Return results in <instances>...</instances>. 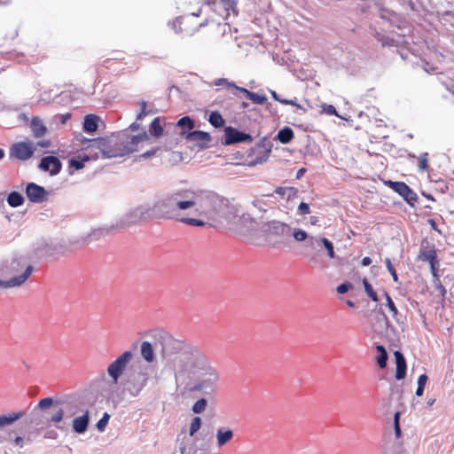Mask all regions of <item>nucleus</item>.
Returning <instances> with one entry per match:
<instances>
[{
  "instance_id": "1",
  "label": "nucleus",
  "mask_w": 454,
  "mask_h": 454,
  "mask_svg": "<svg viewBox=\"0 0 454 454\" xmlns=\"http://www.w3.org/2000/svg\"><path fill=\"white\" fill-rule=\"evenodd\" d=\"M164 218L175 219L191 226H204L203 220L189 217L190 213L196 216L215 219L227 207L226 200L215 193L196 192L192 189H177L167 194L154 206Z\"/></svg>"
},
{
  "instance_id": "2",
  "label": "nucleus",
  "mask_w": 454,
  "mask_h": 454,
  "mask_svg": "<svg viewBox=\"0 0 454 454\" xmlns=\"http://www.w3.org/2000/svg\"><path fill=\"white\" fill-rule=\"evenodd\" d=\"M149 136L143 132L137 136L103 137L102 158H115L128 155L138 150V144L146 141Z\"/></svg>"
},
{
  "instance_id": "3",
  "label": "nucleus",
  "mask_w": 454,
  "mask_h": 454,
  "mask_svg": "<svg viewBox=\"0 0 454 454\" xmlns=\"http://www.w3.org/2000/svg\"><path fill=\"white\" fill-rule=\"evenodd\" d=\"M153 372V369L149 365L130 368L124 373L121 381L123 391L133 397L139 395Z\"/></svg>"
},
{
  "instance_id": "4",
  "label": "nucleus",
  "mask_w": 454,
  "mask_h": 454,
  "mask_svg": "<svg viewBox=\"0 0 454 454\" xmlns=\"http://www.w3.org/2000/svg\"><path fill=\"white\" fill-rule=\"evenodd\" d=\"M272 145L266 137L261 139L254 147L247 150V157L250 158L249 166H255L265 162L271 152Z\"/></svg>"
},
{
  "instance_id": "5",
  "label": "nucleus",
  "mask_w": 454,
  "mask_h": 454,
  "mask_svg": "<svg viewBox=\"0 0 454 454\" xmlns=\"http://www.w3.org/2000/svg\"><path fill=\"white\" fill-rule=\"evenodd\" d=\"M60 405H56V400L51 397H45L39 401L36 405V408L41 411H44L46 409L51 408V412H49V417L46 418L47 423H53L56 425V427L59 429H63L62 426L59 424L64 420L63 418V411L60 410Z\"/></svg>"
},
{
  "instance_id": "6",
  "label": "nucleus",
  "mask_w": 454,
  "mask_h": 454,
  "mask_svg": "<svg viewBox=\"0 0 454 454\" xmlns=\"http://www.w3.org/2000/svg\"><path fill=\"white\" fill-rule=\"evenodd\" d=\"M133 357V353L129 350L123 352L107 367V373L114 384L118 383L120 377L124 372L127 365Z\"/></svg>"
},
{
  "instance_id": "7",
  "label": "nucleus",
  "mask_w": 454,
  "mask_h": 454,
  "mask_svg": "<svg viewBox=\"0 0 454 454\" xmlns=\"http://www.w3.org/2000/svg\"><path fill=\"white\" fill-rule=\"evenodd\" d=\"M162 352L164 356H170L175 353L184 351L193 355L198 349L185 342L173 339L171 336L166 335L162 337Z\"/></svg>"
},
{
  "instance_id": "8",
  "label": "nucleus",
  "mask_w": 454,
  "mask_h": 454,
  "mask_svg": "<svg viewBox=\"0 0 454 454\" xmlns=\"http://www.w3.org/2000/svg\"><path fill=\"white\" fill-rule=\"evenodd\" d=\"M205 372L202 373L201 379L192 387L196 391H203L205 394H210L215 390V384L218 380L216 371L211 366L204 368Z\"/></svg>"
},
{
  "instance_id": "9",
  "label": "nucleus",
  "mask_w": 454,
  "mask_h": 454,
  "mask_svg": "<svg viewBox=\"0 0 454 454\" xmlns=\"http://www.w3.org/2000/svg\"><path fill=\"white\" fill-rule=\"evenodd\" d=\"M197 15L194 13L177 18L173 26L176 32L185 35H192L198 28L204 26L205 23L196 21ZM207 24V21L206 22Z\"/></svg>"
},
{
  "instance_id": "10",
  "label": "nucleus",
  "mask_w": 454,
  "mask_h": 454,
  "mask_svg": "<svg viewBox=\"0 0 454 454\" xmlns=\"http://www.w3.org/2000/svg\"><path fill=\"white\" fill-rule=\"evenodd\" d=\"M254 140L253 137L238 129L228 126L224 128L223 138L222 144L224 145H231L238 143H252Z\"/></svg>"
},
{
  "instance_id": "11",
  "label": "nucleus",
  "mask_w": 454,
  "mask_h": 454,
  "mask_svg": "<svg viewBox=\"0 0 454 454\" xmlns=\"http://www.w3.org/2000/svg\"><path fill=\"white\" fill-rule=\"evenodd\" d=\"M35 151V147L32 142H17L10 147L9 154L11 158L24 161L29 160Z\"/></svg>"
},
{
  "instance_id": "12",
  "label": "nucleus",
  "mask_w": 454,
  "mask_h": 454,
  "mask_svg": "<svg viewBox=\"0 0 454 454\" xmlns=\"http://www.w3.org/2000/svg\"><path fill=\"white\" fill-rule=\"evenodd\" d=\"M371 325L372 331L376 334L380 336L387 334L390 323L381 306L379 309L376 308L373 309L371 318Z\"/></svg>"
},
{
  "instance_id": "13",
  "label": "nucleus",
  "mask_w": 454,
  "mask_h": 454,
  "mask_svg": "<svg viewBox=\"0 0 454 454\" xmlns=\"http://www.w3.org/2000/svg\"><path fill=\"white\" fill-rule=\"evenodd\" d=\"M213 5L214 10L223 20H227L231 15H238L236 0H215Z\"/></svg>"
},
{
  "instance_id": "14",
  "label": "nucleus",
  "mask_w": 454,
  "mask_h": 454,
  "mask_svg": "<svg viewBox=\"0 0 454 454\" xmlns=\"http://www.w3.org/2000/svg\"><path fill=\"white\" fill-rule=\"evenodd\" d=\"M56 405H60L59 408L63 411L64 419L74 417L80 411L79 402L74 396H65L60 399H56Z\"/></svg>"
},
{
  "instance_id": "15",
  "label": "nucleus",
  "mask_w": 454,
  "mask_h": 454,
  "mask_svg": "<svg viewBox=\"0 0 454 454\" xmlns=\"http://www.w3.org/2000/svg\"><path fill=\"white\" fill-rule=\"evenodd\" d=\"M215 84L217 86L225 85L227 88H233L237 90H239L242 93H244L247 98H249L254 103L258 104V105H263L267 101V98L264 95H259L257 93H254V92H252V91L247 90L246 88L237 86L235 83L230 82H228L227 79H224V78L216 80Z\"/></svg>"
},
{
  "instance_id": "16",
  "label": "nucleus",
  "mask_w": 454,
  "mask_h": 454,
  "mask_svg": "<svg viewBox=\"0 0 454 454\" xmlns=\"http://www.w3.org/2000/svg\"><path fill=\"white\" fill-rule=\"evenodd\" d=\"M437 259L438 256L435 246L427 240L422 241L418 254V260L427 263H434Z\"/></svg>"
},
{
  "instance_id": "17",
  "label": "nucleus",
  "mask_w": 454,
  "mask_h": 454,
  "mask_svg": "<svg viewBox=\"0 0 454 454\" xmlns=\"http://www.w3.org/2000/svg\"><path fill=\"white\" fill-rule=\"evenodd\" d=\"M181 135L185 136L187 141L194 143L200 148L208 147L211 142V137L209 133L205 131L195 130L187 134L184 131H182Z\"/></svg>"
},
{
  "instance_id": "18",
  "label": "nucleus",
  "mask_w": 454,
  "mask_h": 454,
  "mask_svg": "<svg viewBox=\"0 0 454 454\" xmlns=\"http://www.w3.org/2000/svg\"><path fill=\"white\" fill-rule=\"evenodd\" d=\"M26 194L28 200L34 203L43 202L47 198V192L43 186L35 183L27 184L26 187Z\"/></svg>"
},
{
  "instance_id": "19",
  "label": "nucleus",
  "mask_w": 454,
  "mask_h": 454,
  "mask_svg": "<svg viewBox=\"0 0 454 454\" xmlns=\"http://www.w3.org/2000/svg\"><path fill=\"white\" fill-rule=\"evenodd\" d=\"M39 168L43 171L49 172L51 176H54L60 172L62 164L58 157L50 155L41 160Z\"/></svg>"
},
{
  "instance_id": "20",
  "label": "nucleus",
  "mask_w": 454,
  "mask_h": 454,
  "mask_svg": "<svg viewBox=\"0 0 454 454\" xmlns=\"http://www.w3.org/2000/svg\"><path fill=\"white\" fill-rule=\"evenodd\" d=\"M88 143L86 154L90 155V160L102 158V148L104 147L103 137L90 139Z\"/></svg>"
},
{
  "instance_id": "21",
  "label": "nucleus",
  "mask_w": 454,
  "mask_h": 454,
  "mask_svg": "<svg viewBox=\"0 0 454 454\" xmlns=\"http://www.w3.org/2000/svg\"><path fill=\"white\" fill-rule=\"evenodd\" d=\"M395 361L396 364L395 379L397 380H403L406 376L407 364L403 353L399 350L394 352Z\"/></svg>"
},
{
  "instance_id": "22",
  "label": "nucleus",
  "mask_w": 454,
  "mask_h": 454,
  "mask_svg": "<svg viewBox=\"0 0 454 454\" xmlns=\"http://www.w3.org/2000/svg\"><path fill=\"white\" fill-rule=\"evenodd\" d=\"M90 423V412L88 410L85 412L74 419L73 430L77 434H83L87 431Z\"/></svg>"
},
{
  "instance_id": "23",
  "label": "nucleus",
  "mask_w": 454,
  "mask_h": 454,
  "mask_svg": "<svg viewBox=\"0 0 454 454\" xmlns=\"http://www.w3.org/2000/svg\"><path fill=\"white\" fill-rule=\"evenodd\" d=\"M25 414L26 412L24 411H20L17 412H10L0 415V430L4 429L5 427L12 425L17 420L22 419Z\"/></svg>"
},
{
  "instance_id": "24",
  "label": "nucleus",
  "mask_w": 454,
  "mask_h": 454,
  "mask_svg": "<svg viewBox=\"0 0 454 454\" xmlns=\"http://www.w3.org/2000/svg\"><path fill=\"white\" fill-rule=\"evenodd\" d=\"M234 436V433L231 429L227 427L219 428L216 431V443L218 447H223L228 443Z\"/></svg>"
},
{
  "instance_id": "25",
  "label": "nucleus",
  "mask_w": 454,
  "mask_h": 454,
  "mask_svg": "<svg viewBox=\"0 0 454 454\" xmlns=\"http://www.w3.org/2000/svg\"><path fill=\"white\" fill-rule=\"evenodd\" d=\"M31 129L35 138L43 137L47 132V128L43 123L42 120L37 116L32 118Z\"/></svg>"
},
{
  "instance_id": "26",
  "label": "nucleus",
  "mask_w": 454,
  "mask_h": 454,
  "mask_svg": "<svg viewBox=\"0 0 454 454\" xmlns=\"http://www.w3.org/2000/svg\"><path fill=\"white\" fill-rule=\"evenodd\" d=\"M319 243H322L324 245V247H325V249L327 251L328 256L330 258L335 257L333 245L329 239H327L326 238H321V239H317L315 237H310L309 239V247H313L316 244H319Z\"/></svg>"
},
{
  "instance_id": "27",
  "label": "nucleus",
  "mask_w": 454,
  "mask_h": 454,
  "mask_svg": "<svg viewBox=\"0 0 454 454\" xmlns=\"http://www.w3.org/2000/svg\"><path fill=\"white\" fill-rule=\"evenodd\" d=\"M39 410L40 409L35 406L29 417L26 419V423L33 425L37 428H43V427L48 423L46 422V419H43L42 416H40L38 412Z\"/></svg>"
},
{
  "instance_id": "28",
  "label": "nucleus",
  "mask_w": 454,
  "mask_h": 454,
  "mask_svg": "<svg viewBox=\"0 0 454 454\" xmlns=\"http://www.w3.org/2000/svg\"><path fill=\"white\" fill-rule=\"evenodd\" d=\"M88 160H90V155H87L85 152H79L77 155L69 160V167L79 170L84 168V163Z\"/></svg>"
},
{
  "instance_id": "29",
  "label": "nucleus",
  "mask_w": 454,
  "mask_h": 454,
  "mask_svg": "<svg viewBox=\"0 0 454 454\" xmlns=\"http://www.w3.org/2000/svg\"><path fill=\"white\" fill-rule=\"evenodd\" d=\"M32 272L33 267L31 265H27L22 274L12 278L8 282L0 281V284H24Z\"/></svg>"
},
{
  "instance_id": "30",
  "label": "nucleus",
  "mask_w": 454,
  "mask_h": 454,
  "mask_svg": "<svg viewBox=\"0 0 454 454\" xmlns=\"http://www.w3.org/2000/svg\"><path fill=\"white\" fill-rule=\"evenodd\" d=\"M98 117L95 114H88L84 118L83 130L89 133L95 132L98 129Z\"/></svg>"
},
{
  "instance_id": "31",
  "label": "nucleus",
  "mask_w": 454,
  "mask_h": 454,
  "mask_svg": "<svg viewBox=\"0 0 454 454\" xmlns=\"http://www.w3.org/2000/svg\"><path fill=\"white\" fill-rule=\"evenodd\" d=\"M141 355L146 362H153L154 359V350L149 341H143L141 344Z\"/></svg>"
},
{
  "instance_id": "32",
  "label": "nucleus",
  "mask_w": 454,
  "mask_h": 454,
  "mask_svg": "<svg viewBox=\"0 0 454 454\" xmlns=\"http://www.w3.org/2000/svg\"><path fill=\"white\" fill-rule=\"evenodd\" d=\"M270 230L278 235H285L288 234L290 231V227L283 223L273 221L269 223Z\"/></svg>"
},
{
  "instance_id": "33",
  "label": "nucleus",
  "mask_w": 454,
  "mask_h": 454,
  "mask_svg": "<svg viewBox=\"0 0 454 454\" xmlns=\"http://www.w3.org/2000/svg\"><path fill=\"white\" fill-rule=\"evenodd\" d=\"M277 137L282 144H287L293 140L294 133L291 128L285 127L278 131Z\"/></svg>"
},
{
  "instance_id": "34",
  "label": "nucleus",
  "mask_w": 454,
  "mask_h": 454,
  "mask_svg": "<svg viewBox=\"0 0 454 454\" xmlns=\"http://www.w3.org/2000/svg\"><path fill=\"white\" fill-rule=\"evenodd\" d=\"M162 120L156 117L153 120L150 127V132L153 137H160L163 134Z\"/></svg>"
},
{
  "instance_id": "35",
  "label": "nucleus",
  "mask_w": 454,
  "mask_h": 454,
  "mask_svg": "<svg viewBox=\"0 0 454 454\" xmlns=\"http://www.w3.org/2000/svg\"><path fill=\"white\" fill-rule=\"evenodd\" d=\"M8 204L12 207H17L24 203L23 196L18 192H12L7 198Z\"/></svg>"
},
{
  "instance_id": "36",
  "label": "nucleus",
  "mask_w": 454,
  "mask_h": 454,
  "mask_svg": "<svg viewBox=\"0 0 454 454\" xmlns=\"http://www.w3.org/2000/svg\"><path fill=\"white\" fill-rule=\"evenodd\" d=\"M208 121L215 128H221L225 123L224 119L217 111H214L209 114Z\"/></svg>"
},
{
  "instance_id": "37",
  "label": "nucleus",
  "mask_w": 454,
  "mask_h": 454,
  "mask_svg": "<svg viewBox=\"0 0 454 454\" xmlns=\"http://www.w3.org/2000/svg\"><path fill=\"white\" fill-rule=\"evenodd\" d=\"M387 184L390 188H392L395 192H397L402 197H403V194H404L406 192V189L409 187L403 182L388 181Z\"/></svg>"
},
{
  "instance_id": "38",
  "label": "nucleus",
  "mask_w": 454,
  "mask_h": 454,
  "mask_svg": "<svg viewBox=\"0 0 454 454\" xmlns=\"http://www.w3.org/2000/svg\"><path fill=\"white\" fill-rule=\"evenodd\" d=\"M419 171L424 172L428 169V153H423L417 157Z\"/></svg>"
},
{
  "instance_id": "39",
  "label": "nucleus",
  "mask_w": 454,
  "mask_h": 454,
  "mask_svg": "<svg viewBox=\"0 0 454 454\" xmlns=\"http://www.w3.org/2000/svg\"><path fill=\"white\" fill-rule=\"evenodd\" d=\"M90 139L89 138H86L82 134H79V135H76L74 138V145H76V146H79L81 147V151L82 152H87V146H88V142H90Z\"/></svg>"
},
{
  "instance_id": "40",
  "label": "nucleus",
  "mask_w": 454,
  "mask_h": 454,
  "mask_svg": "<svg viewBox=\"0 0 454 454\" xmlns=\"http://www.w3.org/2000/svg\"><path fill=\"white\" fill-rule=\"evenodd\" d=\"M384 295L387 300V306L389 309V310L391 311L392 317L398 322L399 321V319L397 317L398 309H397L396 306L395 305V302L393 301L392 298L389 296V294L387 292L384 293Z\"/></svg>"
},
{
  "instance_id": "41",
  "label": "nucleus",
  "mask_w": 454,
  "mask_h": 454,
  "mask_svg": "<svg viewBox=\"0 0 454 454\" xmlns=\"http://www.w3.org/2000/svg\"><path fill=\"white\" fill-rule=\"evenodd\" d=\"M207 404V399L200 398L192 405V411H193V413L200 414L205 411Z\"/></svg>"
},
{
  "instance_id": "42",
  "label": "nucleus",
  "mask_w": 454,
  "mask_h": 454,
  "mask_svg": "<svg viewBox=\"0 0 454 454\" xmlns=\"http://www.w3.org/2000/svg\"><path fill=\"white\" fill-rule=\"evenodd\" d=\"M428 378L426 374H421L419 375V379H418V387H417V390H416V395L417 396H421L424 393V389H425V386L427 384V381Z\"/></svg>"
},
{
  "instance_id": "43",
  "label": "nucleus",
  "mask_w": 454,
  "mask_h": 454,
  "mask_svg": "<svg viewBox=\"0 0 454 454\" xmlns=\"http://www.w3.org/2000/svg\"><path fill=\"white\" fill-rule=\"evenodd\" d=\"M110 415L107 412H105L102 418L97 422L96 427L99 432H104L106 427L109 422Z\"/></svg>"
},
{
  "instance_id": "44",
  "label": "nucleus",
  "mask_w": 454,
  "mask_h": 454,
  "mask_svg": "<svg viewBox=\"0 0 454 454\" xmlns=\"http://www.w3.org/2000/svg\"><path fill=\"white\" fill-rule=\"evenodd\" d=\"M201 419L200 417H194L192 420L189 429V435L192 436L201 427Z\"/></svg>"
},
{
  "instance_id": "45",
  "label": "nucleus",
  "mask_w": 454,
  "mask_h": 454,
  "mask_svg": "<svg viewBox=\"0 0 454 454\" xmlns=\"http://www.w3.org/2000/svg\"><path fill=\"white\" fill-rule=\"evenodd\" d=\"M177 126H180L182 128H186L188 129H192L194 128V121L191 117L184 116V117H182L177 121Z\"/></svg>"
},
{
  "instance_id": "46",
  "label": "nucleus",
  "mask_w": 454,
  "mask_h": 454,
  "mask_svg": "<svg viewBox=\"0 0 454 454\" xmlns=\"http://www.w3.org/2000/svg\"><path fill=\"white\" fill-rule=\"evenodd\" d=\"M429 266H430V270H431V273L434 277V281H439V277H440V262H439V259L435 260V263L434 262H430L428 263Z\"/></svg>"
},
{
  "instance_id": "47",
  "label": "nucleus",
  "mask_w": 454,
  "mask_h": 454,
  "mask_svg": "<svg viewBox=\"0 0 454 454\" xmlns=\"http://www.w3.org/2000/svg\"><path fill=\"white\" fill-rule=\"evenodd\" d=\"M403 198L410 204L413 205L415 201H417V194L408 187L406 189V192L403 194Z\"/></svg>"
},
{
  "instance_id": "48",
  "label": "nucleus",
  "mask_w": 454,
  "mask_h": 454,
  "mask_svg": "<svg viewBox=\"0 0 454 454\" xmlns=\"http://www.w3.org/2000/svg\"><path fill=\"white\" fill-rule=\"evenodd\" d=\"M394 429L396 438L401 436L402 431L400 427V412H395L394 415Z\"/></svg>"
},
{
  "instance_id": "49",
  "label": "nucleus",
  "mask_w": 454,
  "mask_h": 454,
  "mask_svg": "<svg viewBox=\"0 0 454 454\" xmlns=\"http://www.w3.org/2000/svg\"><path fill=\"white\" fill-rule=\"evenodd\" d=\"M321 108H322V113H324V114H326L328 115H335L337 117H340L338 114L336 108L333 105L323 104L321 106Z\"/></svg>"
},
{
  "instance_id": "50",
  "label": "nucleus",
  "mask_w": 454,
  "mask_h": 454,
  "mask_svg": "<svg viewBox=\"0 0 454 454\" xmlns=\"http://www.w3.org/2000/svg\"><path fill=\"white\" fill-rule=\"evenodd\" d=\"M139 106H140V112L137 115V121L142 120L149 114V111H147V104L145 101L139 102Z\"/></svg>"
},
{
  "instance_id": "51",
  "label": "nucleus",
  "mask_w": 454,
  "mask_h": 454,
  "mask_svg": "<svg viewBox=\"0 0 454 454\" xmlns=\"http://www.w3.org/2000/svg\"><path fill=\"white\" fill-rule=\"evenodd\" d=\"M385 262H386V265H387V268L389 273L393 277V280L395 282H397L398 281V277H397L396 271H395V268H394L390 259L389 258H386Z\"/></svg>"
},
{
  "instance_id": "52",
  "label": "nucleus",
  "mask_w": 454,
  "mask_h": 454,
  "mask_svg": "<svg viewBox=\"0 0 454 454\" xmlns=\"http://www.w3.org/2000/svg\"><path fill=\"white\" fill-rule=\"evenodd\" d=\"M376 359H377V363H378L380 368L384 369L387 366V359H388V355H387V353H386V354H379L377 356Z\"/></svg>"
},
{
  "instance_id": "53",
  "label": "nucleus",
  "mask_w": 454,
  "mask_h": 454,
  "mask_svg": "<svg viewBox=\"0 0 454 454\" xmlns=\"http://www.w3.org/2000/svg\"><path fill=\"white\" fill-rule=\"evenodd\" d=\"M364 291L366 292L367 295L373 301H378V294L372 288V286H364Z\"/></svg>"
},
{
  "instance_id": "54",
  "label": "nucleus",
  "mask_w": 454,
  "mask_h": 454,
  "mask_svg": "<svg viewBox=\"0 0 454 454\" xmlns=\"http://www.w3.org/2000/svg\"><path fill=\"white\" fill-rule=\"evenodd\" d=\"M293 235L297 241H303L308 238L307 232L300 229L295 230Z\"/></svg>"
},
{
  "instance_id": "55",
  "label": "nucleus",
  "mask_w": 454,
  "mask_h": 454,
  "mask_svg": "<svg viewBox=\"0 0 454 454\" xmlns=\"http://www.w3.org/2000/svg\"><path fill=\"white\" fill-rule=\"evenodd\" d=\"M298 211L301 215H308L310 212V208L309 204L305 202H301L298 207Z\"/></svg>"
},
{
  "instance_id": "56",
  "label": "nucleus",
  "mask_w": 454,
  "mask_h": 454,
  "mask_svg": "<svg viewBox=\"0 0 454 454\" xmlns=\"http://www.w3.org/2000/svg\"><path fill=\"white\" fill-rule=\"evenodd\" d=\"M353 286H337L336 291L338 294H344L353 289Z\"/></svg>"
},
{
  "instance_id": "57",
  "label": "nucleus",
  "mask_w": 454,
  "mask_h": 454,
  "mask_svg": "<svg viewBox=\"0 0 454 454\" xmlns=\"http://www.w3.org/2000/svg\"><path fill=\"white\" fill-rule=\"evenodd\" d=\"M283 105L294 106L297 107L298 109H301L303 112H305V109L300 104H298L296 102V99H288V101H283Z\"/></svg>"
},
{
  "instance_id": "58",
  "label": "nucleus",
  "mask_w": 454,
  "mask_h": 454,
  "mask_svg": "<svg viewBox=\"0 0 454 454\" xmlns=\"http://www.w3.org/2000/svg\"><path fill=\"white\" fill-rule=\"evenodd\" d=\"M159 150V148H154V149H152V150H149L145 153H144L141 157L143 158H149V157H152L153 155L156 154L157 151Z\"/></svg>"
},
{
  "instance_id": "59",
  "label": "nucleus",
  "mask_w": 454,
  "mask_h": 454,
  "mask_svg": "<svg viewBox=\"0 0 454 454\" xmlns=\"http://www.w3.org/2000/svg\"><path fill=\"white\" fill-rule=\"evenodd\" d=\"M13 443L16 445V446H19V447H23V443H24V439L23 437L21 436H17L15 437V439L13 440Z\"/></svg>"
},
{
  "instance_id": "60",
  "label": "nucleus",
  "mask_w": 454,
  "mask_h": 454,
  "mask_svg": "<svg viewBox=\"0 0 454 454\" xmlns=\"http://www.w3.org/2000/svg\"><path fill=\"white\" fill-rule=\"evenodd\" d=\"M319 223H320V219L318 216L312 215L309 217V223L311 225H319Z\"/></svg>"
},
{
  "instance_id": "61",
  "label": "nucleus",
  "mask_w": 454,
  "mask_h": 454,
  "mask_svg": "<svg viewBox=\"0 0 454 454\" xmlns=\"http://www.w3.org/2000/svg\"><path fill=\"white\" fill-rule=\"evenodd\" d=\"M434 286L435 288V291H437L442 297H444V294L446 293L444 286Z\"/></svg>"
},
{
  "instance_id": "62",
  "label": "nucleus",
  "mask_w": 454,
  "mask_h": 454,
  "mask_svg": "<svg viewBox=\"0 0 454 454\" xmlns=\"http://www.w3.org/2000/svg\"><path fill=\"white\" fill-rule=\"evenodd\" d=\"M371 263H372V260H371V258H370V257H368V256L364 257V258L362 259V261H361V264H362V266H368V265H370Z\"/></svg>"
},
{
  "instance_id": "63",
  "label": "nucleus",
  "mask_w": 454,
  "mask_h": 454,
  "mask_svg": "<svg viewBox=\"0 0 454 454\" xmlns=\"http://www.w3.org/2000/svg\"><path fill=\"white\" fill-rule=\"evenodd\" d=\"M179 449H180V453L181 454H185V452H186V443L184 442V439L180 442Z\"/></svg>"
},
{
  "instance_id": "64",
  "label": "nucleus",
  "mask_w": 454,
  "mask_h": 454,
  "mask_svg": "<svg viewBox=\"0 0 454 454\" xmlns=\"http://www.w3.org/2000/svg\"><path fill=\"white\" fill-rule=\"evenodd\" d=\"M376 349L379 352V354H386L387 353L385 347L383 345H377Z\"/></svg>"
}]
</instances>
